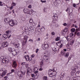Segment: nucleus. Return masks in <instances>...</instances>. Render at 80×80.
Listing matches in <instances>:
<instances>
[{"instance_id": "7c9ffc66", "label": "nucleus", "mask_w": 80, "mask_h": 80, "mask_svg": "<svg viewBox=\"0 0 80 80\" xmlns=\"http://www.w3.org/2000/svg\"><path fill=\"white\" fill-rule=\"evenodd\" d=\"M43 62L42 61L41 62L40 64V67L41 68H42V67H43Z\"/></svg>"}, {"instance_id": "e433bc0d", "label": "nucleus", "mask_w": 80, "mask_h": 80, "mask_svg": "<svg viewBox=\"0 0 80 80\" xmlns=\"http://www.w3.org/2000/svg\"><path fill=\"white\" fill-rule=\"evenodd\" d=\"M52 50L54 52H57V49L55 48H53Z\"/></svg>"}, {"instance_id": "13d9d810", "label": "nucleus", "mask_w": 80, "mask_h": 80, "mask_svg": "<svg viewBox=\"0 0 80 80\" xmlns=\"http://www.w3.org/2000/svg\"><path fill=\"white\" fill-rule=\"evenodd\" d=\"M31 77H32V78H33V77H35V75L34 74H31Z\"/></svg>"}, {"instance_id": "c85d7f7f", "label": "nucleus", "mask_w": 80, "mask_h": 80, "mask_svg": "<svg viewBox=\"0 0 80 80\" xmlns=\"http://www.w3.org/2000/svg\"><path fill=\"white\" fill-rule=\"evenodd\" d=\"M80 3H78V4H75V3H73V4H72V6L73 7H77V5H79Z\"/></svg>"}, {"instance_id": "c756f323", "label": "nucleus", "mask_w": 80, "mask_h": 80, "mask_svg": "<svg viewBox=\"0 0 80 80\" xmlns=\"http://www.w3.org/2000/svg\"><path fill=\"white\" fill-rule=\"evenodd\" d=\"M79 31H80V27L79 28H77L76 30V32H75V33H77L78 32H79Z\"/></svg>"}, {"instance_id": "a878e982", "label": "nucleus", "mask_w": 80, "mask_h": 80, "mask_svg": "<svg viewBox=\"0 0 80 80\" xmlns=\"http://www.w3.org/2000/svg\"><path fill=\"white\" fill-rule=\"evenodd\" d=\"M29 58V56L28 55H25L24 57V58H25L26 61H28Z\"/></svg>"}, {"instance_id": "e2e57ef3", "label": "nucleus", "mask_w": 80, "mask_h": 80, "mask_svg": "<svg viewBox=\"0 0 80 80\" xmlns=\"http://www.w3.org/2000/svg\"><path fill=\"white\" fill-rule=\"evenodd\" d=\"M8 78V76H5L4 77V78H5V79H6V80H7V79Z\"/></svg>"}, {"instance_id": "f704fd0d", "label": "nucleus", "mask_w": 80, "mask_h": 80, "mask_svg": "<svg viewBox=\"0 0 80 80\" xmlns=\"http://www.w3.org/2000/svg\"><path fill=\"white\" fill-rule=\"evenodd\" d=\"M10 32H11V31L10 30L7 31L6 32L7 34H9V33H10Z\"/></svg>"}, {"instance_id": "a19ab883", "label": "nucleus", "mask_w": 80, "mask_h": 80, "mask_svg": "<svg viewBox=\"0 0 80 80\" xmlns=\"http://www.w3.org/2000/svg\"><path fill=\"white\" fill-rule=\"evenodd\" d=\"M77 36H79V38H80V32H78L77 33Z\"/></svg>"}, {"instance_id": "6e6d98bb", "label": "nucleus", "mask_w": 80, "mask_h": 80, "mask_svg": "<svg viewBox=\"0 0 80 80\" xmlns=\"http://www.w3.org/2000/svg\"><path fill=\"white\" fill-rule=\"evenodd\" d=\"M63 26H67V24L66 23H65L63 24Z\"/></svg>"}, {"instance_id": "473e14b6", "label": "nucleus", "mask_w": 80, "mask_h": 80, "mask_svg": "<svg viewBox=\"0 0 80 80\" xmlns=\"http://www.w3.org/2000/svg\"><path fill=\"white\" fill-rule=\"evenodd\" d=\"M30 23H33V19L32 18H30L29 20Z\"/></svg>"}, {"instance_id": "aec40b11", "label": "nucleus", "mask_w": 80, "mask_h": 80, "mask_svg": "<svg viewBox=\"0 0 80 80\" xmlns=\"http://www.w3.org/2000/svg\"><path fill=\"white\" fill-rule=\"evenodd\" d=\"M71 10V9L70 8L68 7L66 10V12H68L69 13H71V12H70Z\"/></svg>"}, {"instance_id": "cd10ccee", "label": "nucleus", "mask_w": 80, "mask_h": 80, "mask_svg": "<svg viewBox=\"0 0 80 80\" xmlns=\"http://www.w3.org/2000/svg\"><path fill=\"white\" fill-rule=\"evenodd\" d=\"M71 32L72 33H73V32H75V28H72L71 29Z\"/></svg>"}, {"instance_id": "2f4dec72", "label": "nucleus", "mask_w": 80, "mask_h": 80, "mask_svg": "<svg viewBox=\"0 0 80 80\" xmlns=\"http://www.w3.org/2000/svg\"><path fill=\"white\" fill-rule=\"evenodd\" d=\"M60 37H57L55 38V41H58V40H60Z\"/></svg>"}, {"instance_id": "49530a36", "label": "nucleus", "mask_w": 80, "mask_h": 80, "mask_svg": "<svg viewBox=\"0 0 80 80\" xmlns=\"http://www.w3.org/2000/svg\"><path fill=\"white\" fill-rule=\"evenodd\" d=\"M34 71H38V68H34Z\"/></svg>"}, {"instance_id": "4468645a", "label": "nucleus", "mask_w": 80, "mask_h": 80, "mask_svg": "<svg viewBox=\"0 0 80 80\" xmlns=\"http://www.w3.org/2000/svg\"><path fill=\"white\" fill-rule=\"evenodd\" d=\"M48 75L50 77H53V76H55L56 75V73H55V72H53L52 73L48 72Z\"/></svg>"}, {"instance_id": "69168bd1", "label": "nucleus", "mask_w": 80, "mask_h": 80, "mask_svg": "<svg viewBox=\"0 0 80 80\" xmlns=\"http://www.w3.org/2000/svg\"><path fill=\"white\" fill-rule=\"evenodd\" d=\"M71 58H72V57H70L68 59V61H70V60H71Z\"/></svg>"}, {"instance_id": "4d7b16f0", "label": "nucleus", "mask_w": 80, "mask_h": 80, "mask_svg": "<svg viewBox=\"0 0 80 80\" xmlns=\"http://www.w3.org/2000/svg\"><path fill=\"white\" fill-rule=\"evenodd\" d=\"M39 50V49H37L36 50V53H38V52Z\"/></svg>"}, {"instance_id": "338daca9", "label": "nucleus", "mask_w": 80, "mask_h": 80, "mask_svg": "<svg viewBox=\"0 0 80 80\" xmlns=\"http://www.w3.org/2000/svg\"><path fill=\"white\" fill-rule=\"evenodd\" d=\"M39 70L40 71H42V70H43V68H40Z\"/></svg>"}, {"instance_id": "4be33fe9", "label": "nucleus", "mask_w": 80, "mask_h": 80, "mask_svg": "<svg viewBox=\"0 0 80 80\" xmlns=\"http://www.w3.org/2000/svg\"><path fill=\"white\" fill-rule=\"evenodd\" d=\"M65 75V73L64 72H63L61 73V77L63 78H64V76Z\"/></svg>"}, {"instance_id": "c03bdc74", "label": "nucleus", "mask_w": 80, "mask_h": 80, "mask_svg": "<svg viewBox=\"0 0 80 80\" xmlns=\"http://www.w3.org/2000/svg\"><path fill=\"white\" fill-rule=\"evenodd\" d=\"M3 4L2 3V1H0V6H3Z\"/></svg>"}, {"instance_id": "c9c22d12", "label": "nucleus", "mask_w": 80, "mask_h": 80, "mask_svg": "<svg viewBox=\"0 0 80 80\" xmlns=\"http://www.w3.org/2000/svg\"><path fill=\"white\" fill-rule=\"evenodd\" d=\"M69 55V53H68V52H67L66 53V55H65V56L66 57H68Z\"/></svg>"}, {"instance_id": "774afa93", "label": "nucleus", "mask_w": 80, "mask_h": 80, "mask_svg": "<svg viewBox=\"0 0 80 80\" xmlns=\"http://www.w3.org/2000/svg\"><path fill=\"white\" fill-rule=\"evenodd\" d=\"M29 80H34V78H31L29 79Z\"/></svg>"}, {"instance_id": "dca6fc26", "label": "nucleus", "mask_w": 80, "mask_h": 80, "mask_svg": "<svg viewBox=\"0 0 80 80\" xmlns=\"http://www.w3.org/2000/svg\"><path fill=\"white\" fill-rule=\"evenodd\" d=\"M8 43L7 42H3L2 44V47L5 48L6 47H8Z\"/></svg>"}, {"instance_id": "de8ad7c7", "label": "nucleus", "mask_w": 80, "mask_h": 80, "mask_svg": "<svg viewBox=\"0 0 80 80\" xmlns=\"http://www.w3.org/2000/svg\"><path fill=\"white\" fill-rule=\"evenodd\" d=\"M9 8L10 10H12V8H13V6H12L10 7H9Z\"/></svg>"}, {"instance_id": "39448f33", "label": "nucleus", "mask_w": 80, "mask_h": 80, "mask_svg": "<svg viewBox=\"0 0 80 80\" xmlns=\"http://www.w3.org/2000/svg\"><path fill=\"white\" fill-rule=\"evenodd\" d=\"M63 42V41L62 40H60V41L57 42L56 43V45L59 47L60 48H62L63 47V45H62V42Z\"/></svg>"}, {"instance_id": "1a4fd4ad", "label": "nucleus", "mask_w": 80, "mask_h": 80, "mask_svg": "<svg viewBox=\"0 0 80 80\" xmlns=\"http://www.w3.org/2000/svg\"><path fill=\"white\" fill-rule=\"evenodd\" d=\"M44 55L43 57V60H45L46 61L48 60V56H47L46 52L44 53Z\"/></svg>"}, {"instance_id": "a18cd8bd", "label": "nucleus", "mask_w": 80, "mask_h": 80, "mask_svg": "<svg viewBox=\"0 0 80 80\" xmlns=\"http://www.w3.org/2000/svg\"><path fill=\"white\" fill-rule=\"evenodd\" d=\"M28 8H32V5H29L28 6Z\"/></svg>"}, {"instance_id": "bb28decb", "label": "nucleus", "mask_w": 80, "mask_h": 80, "mask_svg": "<svg viewBox=\"0 0 80 80\" xmlns=\"http://www.w3.org/2000/svg\"><path fill=\"white\" fill-rule=\"evenodd\" d=\"M57 68H54L53 70H51V71H52V72H54V73H56V74L57 73L55 72V71H57Z\"/></svg>"}, {"instance_id": "412c9836", "label": "nucleus", "mask_w": 80, "mask_h": 80, "mask_svg": "<svg viewBox=\"0 0 80 80\" xmlns=\"http://www.w3.org/2000/svg\"><path fill=\"white\" fill-rule=\"evenodd\" d=\"M76 72V70H75V68H74V69L72 70V72H71V75H74Z\"/></svg>"}, {"instance_id": "3c124183", "label": "nucleus", "mask_w": 80, "mask_h": 80, "mask_svg": "<svg viewBox=\"0 0 80 80\" xmlns=\"http://www.w3.org/2000/svg\"><path fill=\"white\" fill-rule=\"evenodd\" d=\"M25 32L27 35H28V34H29V32L28 31H25Z\"/></svg>"}, {"instance_id": "0eeeda50", "label": "nucleus", "mask_w": 80, "mask_h": 80, "mask_svg": "<svg viewBox=\"0 0 80 80\" xmlns=\"http://www.w3.org/2000/svg\"><path fill=\"white\" fill-rule=\"evenodd\" d=\"M28 36H24V40L23 41L22 45H25L26 43H27V39H28Z\"/></svg>"}, {"instance_id": "2eb2a0df", "label": "nucleus", "mask_w": 80, "mask_h": 80, "mask_svg": "<svg viewBox=\"0 0 80 80\" xmlns=\"http://www.w3.org/2000/svg\"><path fill=\"white\" fill-rule=\"evenodd\" d=\"M13 44L15 46L16 48H17L20 47V44L18 42H15L13 43Z\"/></svg>"}, {"instance_id": "052dcab7", "label": "nucleus", "mask_w": 80, "mask_h": 80, "mask_svg": "<svg viewBox=\"0 0 80 80\" xmlns=\"http://www.w3.org/2000/svg\"><path fill=\"white\" fill-rule=\"evenodd\" d=\"M41 2H42V3H45V2H46V1H42L41 0Z\"/></svg>"}, {"instance_id": "6e6552de", "label": "nucleus", "mask_w": 80, "mask_h": 80, "mask_svg": "<svg viewBox=\"0 0 80 80\" xmlns=\"http://www.w3.org/2000/svg\"><path fill=\"white\" fill-rule=\"evenodd\" d=\"M58 18V17L57 13H56L53 16L52 19L54 20H57Z\"/></svg>"}, {"instance_id": "72a5a7b5", "label": "nucleus", "mask_w": 80, "mask_h": 80, "mask_svg": "<svg viewBox=\"0 0 80 80\" xmlns=\"http://www.w3.org/2000/svg\"><path fill=\"white\" fill-rule=\"evenodd\" d=\"M61 53L62 54V55H65V52L63 51H62L61 52Z\"/></svg>"}, {"instance_id": "79ce46f5", "label": "nucleus", "mask_w": 80, "mask_h": 80, "mask_svg": "<svg viewBox=\"0 0 80 80\" xmlns=\"http://www.w3.org/2000/svg\"><path fill=\"white\" fill-rule=\"evenodd\" d=\"M25 67H26V68H28V64L26 63V64H25Z\"/></svg>"}, {"instance_id": "bf43d9fd", "label": "nucleus", "mask_w": 80, "mask_h": 80, "mask_svg": "<svg viewBox=\"0 0 80 80\" xmlns=\"http://www.w3.org/2000/svg\"><path fill=\"white\" fill-rule=\"evenodd\" d=\"M67 41H70V39H69V38H68V37H67L66 38Z\"/></svg>"}, {"instance_id": "ddd939ff", "label": "nucleus", "mask_w": 80, "mask_h": 80, "mask_svg": "<svg viewBox=\"0 0 80 80\" xmlns=\"http://www.w3.org/2000/svg\"><path fill=\"white\" fill-rule=\"evenodd\" d=\"M12 67L13 68H17V63L15 61H14L13 62Z\"/></svg>"}, {"instance_id": "603ef678", "label": "nucleus", "mask_w": 80, "mask_h": 80, "mask_svg": "<svg viewBox=\"0 0 80 80\" xmlns=\"http://www.w3.org/2000/svg\"><path fill=\"white\" fill-rule=\"evenodd\" d=\"M55 32H52L51 33V34L52 35H55Z\"/></svg>"}, {"instance_id": "ea45409f", "label": "nucleus", "mask_w": 80, "mask_h": 80, "mask_svg": "<svg viewBox=\"0 0 80 80\" xmlns=\"http://www.w3.org/2000/svg\"><path fill=\"white\" fill-rule=\"evenodd\" d=\"M41 30L42 32H43L45 30V28L44 27V28H41Z\"/></svg>"}, {"instance_id": "a211bd4d", "label": "nucleus", "mask_w": 80, "mask_h": 80, "mask_svg": "<svg viewBox=\"0 0 80 80\" xmlns=\"http://www.w3.org/2000/svg\"><path fill=\"white\" fill-rule=\"evenodd\" d=\"M8 35L5 34L3 35L2 38L4 40H6L8 38Z\"/></svg>"}, {"instance_id": "58836bf2", "label": "nucleus", "mask_w": 80, "mask_h": 80, "mask_svg": "<svg viewBox=\"0 0 80 80\" xmlns=\"http://www.w3.org/2000/svg\"><path fill=\"white\" fill-rule=\"evenodd\" d=\"M26 63H26L25 62H22L21 63V65H22V66L25 65V64H26Z\"/></svg>"}, {"instance_id": "680f3d73", "label": "nucleus", "mask_w": 80, "mask_h": 80, "mask_svg": "<svg viewBox=\"0 0 80 80\" xmlns=\"http://www.w3.org/2000/svg\"><path fill=\"white\" fill-rule=\"evenodd\" d=\"M31 57L32 58H34V57H35V55L32 54L31 55Z\"/></svg>"}, {"instance_id": "5fc2aeb1", "label": "nucleus", "mask_w": 80, "mask_h": 80, "mask_svg": "<svg viewBox=\"0 0 80 80\" xmlns=\"http://www.w3.org/2000/svg\"><path fill=\"white\" fill-rule=\"evenodd\" d=\"M76 78H72V80H76Z\"/></svg>"}, {"instance_id": "f257e3e1", "label": "nucleus", "mask_w": 80, "mask_h": 80, "mask_svg": "<svg viewBox=\"0 0 80 80\" xmlns=\"http://www.w3.org/2000/svg\"><path fill=\"white\" fill-rule=\"evenodd\" d=\"M25 75V72H24L22 70L18 71L17 73V75L18 76L19 78L21 79L23 75Z\"/></svg>"}, {"instance_id": "864d4df0", "label": "nucleus", "mask_w": 80, "mask_h": 80, "mask_svg": "<svg viewBox=\"0 0 80 80\" xmlns=\"http://www.w3.org/2000/svg\"><path fill=\"white\" fill-rule=\"evenodd\" d=\"M11 73H13V72H15V70L13 69H12V70H11Z\"/></svg>"}, {"instance_id": "7ed1b4c3", "label": "nucleus", "mask_w": 80, "mask_h": 80, "mask_svg": "<svg viewBox=\"0 0 80 80\" xmlns=\"http://www.w3.org/2000/svg\"><path fill=\"white\" fill-rule=\"evenodd\" d=\"M8 50L9 52H12V55H14V56H15V55H16L17 54V52L15 50L14 48H8Z\"/></svg>"}, {"instance_id": "6ab92c4d", "label": "nucleus", "mask_w": 80, "mask_h": 80, "mask_svg": "<svg viewBox=\"0 0 80 80\" xmlns=\"http://www.w3.org/2000/svg\"><path fill=\"white\" fill-rule=\"evenodd\" d=\"M10 19L9 18H6L5 19L4 22H6V23H8V22H10Z\"/></svg>"}, {"instance_id": "20e7f679", "label": "nucleus", "mask_w": 80, "mask_h": 80, "mask_svg": "<svg viewBox=\"0 0 80 80\" xmlns=\"http://www.w3.org/2000/svg\"><path fill=\"white\" fill-rule=\"evenodd\" d=\"M23 12L25 13H27L28 14H29V15H31V14L32 13V11L30 10L27 8H24L23 10Z\"/></svg>"}, {"instance_id": "9b49d317", "label": "nucleus", "mask_w": 80, "mask_h": 80, "mask_svg": "<svg viewBox=\"0 0 80 80\" xmlns=\"http://www.w3.org/2000/svg\"><path fill=\"white\" fill-rule=\"evenodd\" d=\"M32 70L31 68H28V71L27 72V75H30V73L32 72Z\"/></svg>"}, {"instance_id": "0e129e2a", "label": "nucleus", "mask_w": 80, "mask_h": 80, "mask_svg": "<svg viewBox=\"0 0 80 80\" xmlns=\"http://www.w3.org/2000/svg\"><path fill=\"white\" fill-rule=\"evenodd\" d=\"M38 72V71H35V72H34V73L36 74V73H37Z\"/></svg>"}, {"instance_id": "f03ea898", "label": "nucleus", "mask_w": 80, "mask_h": 80, "mask_svg": "<svg viewBox=\"0 0 80 80\" xmlns=\"http://www.w3.org/2000/svg\"><path fill=\"white\" fill-rule=\"evenodd\" d=\"M17 22L16 21H13V20L11 19L9 22V26L11 27H13V26H15V25H17Z\"/></svg>"}, {"instance_id": "8fccbe9b", "label": "nucleus", "mask_w": 80, "mask_h": 80, "mask_svg": "<svg viewBox=\"0 0 80 80\" xmlns=\"http://www.w3.org/2000/svg\"><path fill=\"white\" fill-rule=\"evenodd\" d=\"M73 35H74L73 33H71L70 34V37H72V36H73Z\"/></svg>"}, {"instance_id": "9d476101", "label": "nucleus", "mask_w": 80, "mask_h": 80, "mask_svg": "<svg viewBox=\"0 0 80 80\" xmlns=\"http://www.w3.org/2000/svg\"><path fill=\"white\" fill-rule=\"evenodd\" d=\"M5 70V68H3L1 69L0 70V78H3V76L2 74L3 73V71H4Z\"/></svg>"}, {"instance_id": "423d86ee", "label": "nucleus", "mask_w": 80, "mask_h": 80, "mask_svg": "<svg viewBox=\"0 0 80 80\" xmlns=\"http://www.w3.org/2000/svg\"><path fill=\"white\" fill-rule=\"evenodd\" d=\"M1 59L2 60V62L4 63H7L8 59L5 57L1 56Z\"/></svg>"}, {"instance_id": "09e8293b", "label": "nucleus", "mask_w": 80, "mask_h": 80, "mask_svg": "<svg viewBox=\"0 0 80 80\" xmlns=\"http://www.w3.org/2000/svg\"><path fill=\"white\" fill-rule=\"evenodd\" d=\"M21 20H22V21H25V18H21Z\"/></svg>"}, {"instance_id": "5701e85b", "label": "nucleus", "mask_w": 80, "mask_h": 80, "mask_svg": "<svg viewBox=\"0 0 80 80\" xmlns=\"http://www.w3.org/2000/svg\"><path fill=\"white\" fill-rule=\"evenodd\" d=\"M7 73V70H5V68H4V70L3 71V72H2V75L3 76V77H4V75H6V74Z\"/></svg>"}, {"instance_id": "f3484780", "label": "nucleus", "mask_w": 80, "mask_h": 80, "mask_svg": "<svg viewBox=\"0 0 80 80\" xmlns=\"http://www.w3.org/2000/svg\"><path fill=\"white\" fill-rule=\"evenodd\" d=\"M34 27L32 26H31L29 28H28V30L29 31V32H32L34 31Z\"/></svg>"}, {"instance_id": "393cba45", "label": "nucleus", "mask_w": 80, "mask_h": 80, "mask_svg": "<svg viewBox=\"0 0 80 80\" xmlns=\"http://www.w3.org/2000/svg\"><path fill=\"white\" fill-rule=\"evenodd\" d=\"M44 46L46 49H47L48 48V43H45L44 44Z\"/></svg>"}, {"instance_id": "4c0bfd02", "label": "nucleus", "mask_w": 80, "mask_h": 80, "mask_svg": "<svg viewBox=\"0 0 80 80\" xmlns=\"http://www.w3.org/2000/svg\"><path fill=\"white\" fill-rule=\"evenodd\" d=\"M28 61L29 62H31V61H32V57H30L28 58Z\"/></svg>"}, {"instance_id": "f8f14e48", "label": "nucleus", "mask_w": 80, "mask_h": 80, "mask_svg": "<svg viewBox=\"0 0 80 80\" xmlns=\"http://www.w3.org/2000/svg\"><path fill=\"white\" fill-rule=\"evenodd\" d=\"M68 31V28H66L64 30H62V35H65V34H66V33Z\"/></svg>"}, {"instance_id": "b1692460", "label": "nucleus", "mask_w": 80, "mask_h": 80, "mask_svg": "<svg viewBox=\"0 0 80 80\" xmlns=\"http://www.w3.org/2000/svg\"><path fill=\"white\" fill-rule=\"evenodd\" d=\"M28 29V27L25 26L23 27L22 28V29L23 30H24V31H25H25H27Z\"/></svg>"}, {"instance_id": "37998d69", "label": "nucleus", "mask_w": 80, "mask_h": 80, "mask_svg": "<svg viewBox=\"0 0 80 80\" xmlns=\"http://www.w3.org/2000/svg\"><path fill=\"white\" fill-rule=\"evenodd\" d=\"M12 5L13 7V6H15V5H16V4L14 2H12Z\"/></svg>"}]
</instances>
